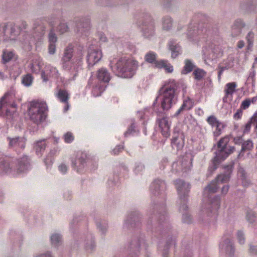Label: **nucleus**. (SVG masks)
I'll list each match as a JSON object with an SVG mask.
<instances>
[{
    "label": "nucleus",
    "instance_id": "obj_20",
    "mask_svg": "<svg viewBox=\"0 0 257 257\" xmlns=\"http://www.w3.org/2000/svg\"><path fill=\"white\" fill-rule=\"evenodd\" d=\"M172 143L175 145L176 147L178 149H180L183 147V142L181 139H178L177 138H175L173 140Z\"/></svg>",
    "mask_w": 257,
    "mask_h": 257
},
{
    "label": "nucleus",
    "instance_id": "obj_36",
    "mask_svg": "<svg viewBox=\"0 0 257 257\" xmlns=\"http://www.w3.org/2000/svg\"><path fill=\"white\" fill-rule=\"evenodd\" d=\"M252 123V122H251V121L250 122H248L246 125H245V130L246 131H248L250 128V126H251V124Z\"/></svg>",
    "mask_w": 257,
    "mask_h": 257
},
{
    "label": "nucleus",
    "instance_id": "obj_31",
    "mask_svg": "<svg viewBox=\"0 0 257 257\" xmlns=\"http://www.w3.org/2000/svg\"><path fill=\"white\" fill-rule=\"evenodd\" d=\"M49 53L51 54H53L55 51V46L53 44H50L49 48Z\"/></svg>",
    "mask_w": 257,
    "mask_h": 257
},
{
    "label": "nucleus",
    "instance_id": "obj_9",
    "mask_svg": "<svg viewBox=\"0 0 257 257\" xmlns=\"http://www.w3.org/2000/svg\"><path fill=\"white\" fill-rule=\"evenodd\" d=\"M155 67L158 68H164L168 73H171L173 71V67L164 60L155 62Z\"/></svg>",
    "mask_w": 257,
    "mask_h": 257
},
{
    "label": "nucleus",
    "instance_id": "obj_1",
    "mask_svg": "<svg viewBox=\"0 0 257 257\" xmlns=\"http://www.w3.org/2000/svg\"><path fill=\"white\" fill-rule=\"evenodd\" d=\"M47 107L45 103L32 101L29 107V114L31 120L36 123L44 121L46 117Z\"/></svg>",
    "mask_w": 257,
    "mask_h": 257
},
{
    "label": "nucleus",
    "instance_id": "obj_28",
    "mask_svg": "<svg viewBox=\"0 0 257 257\" xmlns=\"http://www.w3.org/2000/svg\"><path fill=\"white\" fill-rule=\"evenodd\" d=\"M224 125L219 122L218 126H216L217 128V131L215 132V134L216 136H219L220 134V132L221 130L223 128Z\"/></svg>",
    "mask_w": 257,
    "mask_h": 257
},
{
    "label": "nucleus",
    "instance_id": "obj_10",
    "mask_svg": "<svg viewBox=\"0 0 257 257\" xmlns=\"http://www.w3.org/2000/svg\"><path fill=\"white\" fill-rule=\"evenodd\" d=\"M98 78L102 81L107 82L109 81L110 78L109 75L104 70L101 69L98 71Z\"/></svg>",
    "mask_w": 257,
    "mask_h": 257
},
{
    "label": "nucleus",
    "instance_id": "obj_8",
    "mask_svg": "<svg viewBox=\"0 0 257 257\" xmlns=\"http://www.w3.org/2000/svg\"><path fill=\"white\" fill-rule=\"evenodd\" d=\"M16 109L13 108L10 105H6L5 106L1 107L0 106V114L6 116V117H12L14 113L15 112Z\"/></svg>",
    "mask_w": 257,
    "mask_h": 257
},
{
    "label": "nucleus",
    "instance_id": "obj_30",
    "mask_svg": "<svg viewBox=\"0 0 257 257\" xmlns=\"http://www.w3.org/2000/svg\"><path fill=\"white\" fill-rule=\"evenodd\" d=\"M65 139L67 142L71 141L73 139V137L70 133H67L65 136Z\"/></svg>",
    "mask_w": 257,
    "mask_h": 257
},
{
    "label": "nucleus",
    "instance_id": "obj_23",
    "mask_svg": "<svg viewBox=\"0 0 257 257\" xmlns=\"http://www.w3.org/2000/svg\"><path fill=\"white\" fill-rule=\"evenodd\" d=\"M72 56V50L71 49L66 50L64 55V60L68 61L70 60Z\"/></svg>",
    "mask_w": 257,
    "mask_h": 257
},
{
    "label": "nucleus",
    "instance_id": "obj_24",
    "mask_svg": "<svg viewBox=\"0 0 257 257\" xmlns=\"http://www.w3.org/2000/svg\"><path fill=\"white\" fill-rule=\"evenodd\" d=\"M32 82V77L30 75L25 76L23 79V83L26 86H29Z\"/></svg>",
    "mask_w": 257,
    "mask_h": 257
},
{
    "label": "nucleus",
    "instance_id": "obj_25",
    "mask_svg": "<svg viewBox=\"0 0 257 257\" xmlns=\"http://www.w3.org/2000/svg\"><path fill=\"white\" fill-rule=\"evenodd\" d=\"M192 106V102L190 99L185 100L182 105V108L183 109H189Z\"/></svg>",
    "mask_w": 257,
    "mask_h": 257
},
{
    "label": "nucleus",
    "instance_id": "obj_11",
    "mask_svg": "<svg viewBox=\"0 0 257 257\" xmlns=\"http://www.w3.org/2000/svg\"><path fill=\"white\" fill-rule=\"evenodd\" d=\"M252 142L249 140L244 142L242 145L241 153L239 154V156H240L242 152L250 150L252 148Z\"/></svg>",
    "mask_w": 257,
    "mask_h": 257
},
{
    "label": "nucleus",
    "instance_id": "obj_14",
    "mask_svg": "<svg viewBox=\"0 0 257 257\" xmlns=\"http://www.w3.org/2000/svg\"><path fill=\"white\" fill-rule=\"evenodd\" d=\"M14 57V54L12 52H5L3 55V61L6 63L11 61Z\"/></svg>",
    "mask_w": 257,
    "mask_h": 257
},
{
    "label": "nucleus",
    "instance_id": "obj_38",
    "mask_svg": "<svg viewBox=\"0 0 257 257\" xmlns=\"http://www.w3.org/2000/svg\"><path fill=\"white\" fill-rule=\"evenodd\" d=\"M224 68L223 67H220L219 68V72H218V77L220 78V76L222 73V72L224 70Z\"/></svg>",
    "mask_w": 257,
    "mask_h": 257
},
{
    "label": "nucleus",
    "instance_id": "obj_7",
    "mask_svg": "<svg viewBox=\"0 0 257 257\" xmlns=\"http://www.w3.org/2000/svg\"><path fill=\"white\" fill-rule=\"evenodd\" d=\"M159 126L162 135L165 137H168L169 136L170 127L168 120L165 118H163L160 120Z\"/></svg>",
    "mask_w": 257,
    "mask_h": 257
},
{
    "label": "nucleus",
    "instance_id": "obj_22",
    "mask_svg": "<svg viewBox=\"0 0 257 257\" xmlns=\"http://www.w3.org/2000/svg\"><path fill=\"white\" fill-rule=\"evenodd\" d=\"M51 241L52 243L57 244L61 242V238L60 236L58 234H54L51 236Z\"/></svg>",
    "mask_w": 257,
    "mask_h": 257
},
{
    "label": "nucleus",
    "instance_id": "obj_41",
    "mask_svg": "<svg viewBox=\"0 0 257 257\" xmlns=\"http://www.w3.org/2000/svg\"><path fill=\"white\" fill-rule=\"evenodd\" d=\"M27 169V166H25L24 168H19L20 171L21 172L23 171H24L25 169Z\"/></svg>",
    "mask_w": 257,
    "mask_h": 257
},
{
    "label": "nucleus",
    "instance_id": "obj_44",
    "mask_svg": "<svg viewBox=\"0 0 257 257\" xmlns=\"http://www.w3.org/2000/svg\"><path fill=\"white\" fill-rule=\"evenodd\" d=\"M68 108V106L67 105L66 108V110H67Z\"/></svg>",
    "mask_w": 257,
    "mask_h": 257
},
{
    "label": "nucleus",
    "instance_id": "obj_15",
    "mask_svg": "<svg viewBox=\"0 0 257 257\" xmlns=\"http://www.w3.org/2000/svg\"><path fill=\"white\" fill-rule=\"evenodd\" d=\"M156 55L152 52H149L145 56L146 61L150 63H154L155 64V62L157 61H156Z\"/></svg>",
    "mask_w": 257,
    "mask_h": 257
},
{
    "label": "nucleus",
    "instance_id": "obj_29",
    "mask_svg": "<svg viewBox=\"0 0 257 257\" xmlns=\"http://www.w3.org/2000/svg\"><path fill=\"white\" fill-rule=\"evenodd\" d=\"M57 40L56 36L55 34L51 32L49 34V41L52 43H55Z\"/></svg>",
    "mask_w": 257,
    "mask_h": 257
},
{
    "label": "nucleus",
    "instance_id": "obj_16",
    "mask_svg": "<svg viewBox=\"0 0 257 257\" xmlns=\"http://www.w3.org/2000/svg\"><path fill=\"white\" fill-rule=\"evenodd\" d=\"M229 180V176L228 174H221L218 175L216 178L218 183H224L228 182Z\"/></svg>",
    "mask_w": 257,
    "mask_h": 257
},
{
    "label": "nucleus",
    "instance_id": "obj_37",
    "mask_svg": "<svg viewBox=\"0 0 257 257\" xmlns=\"http://www.w3.org/2000/svg\"><path fill=\"white\" fill-rule=\"evenodd\" d=\"M42 77L44 81H47L48 80V77L45 75L44 72H42Z\"/></svg>",
    "mask_w": 257,
    "mask_h": 257
},
{
    "label": "nucleus",
    "instance_id": "obj_4",
    "mask_svg": "<svg viewBox=\"0 0 257 257\" xmlns=\"http://www.w3.org/2000/svg\"><path fill=\"white\" fill-rule=\"evenodd\" d=\"M116 68L121 76L123 77H131L133 75L134 63L131 61L125 60H119L116 64Z\"/></svg>",
    "mask_w": 257,
    "mask_h": 257
},
{
    "label": "nucleus",
    "instance_id": "obj_2",
    "mask_svg": "<svg viewBox=\"0 0 257 257\" xmlns=\"http://www.w3.org/2000/svg\"><path fill=\"white\" fill-rule=\"evenodd\" d=\"M229 139L227 138L221 139L218 143V150L213 159V163L217 165L224 160L229 154L232 153L234 148L228 145Z\"/></svg>",
    "mask_w": 257,
    "mask_h": 257
},
{
    "label": "nucleus",
    "instance_id": "obj_33",
    "mask_svg": "<svg viewBox=\"0 0 257 257\" xmlns=\"http://www.w3.org/2000/svg\"><path fill=\"white\" fill-rule=\"evenodd\" d=\"M18 143L17 139H13L10 141V146H13L16 145Z\"/></svg>",
    "mask_w": 257,
    "mask_h": 257
},
{
    "label": "nucleus",
    "instance_id": "obj_18",
    "mask_svg": "<svg viewBox=\"0 0 257 257\" xmlns=\"http://www.w3.org/2000/svg\"><path fill=\"white\" fill-rule=\"evenodd\" d=\"M236 86L235 83H230L227 84L226 94H232L235 90Z\"/></svg>",
    "mask_w": 257,
    "mask_h": 257
},
{
    "label": "nucleus",
    "instance_id": "obj_6",
    "mask_svg": "<svg viewBox=\"0 0 257 257\" xmlns=\"http://www.w3.org/2000/svg\"><path fill=\"white\" fill-rule=\"evenodd\" d=\"M102 57V52L98 49L91 50L88 54V62L89 65H93L97 62Z\"/></svg>",
    "mask_w": 257,
    "mask_h": 257
},
{
    "label": "nucleus",
    "instance_id": "obj_40",
    "mask_svg": "<svg viewBox=\"0 0 257 257\" xmlns=\"http://www.w3.org/2000/svg\"><path fill=\"white\" fill-rule=\"evenodd\" d=\"M240 112H241V111H237V112L234 114V117H239V113H240Z\"/></svg>",
    "mask_w": 257,
    "mask_h": 257
},
{
    "label": "nucleus",
    "instance_id": "obj_43",
    "mask_svg": "<svg viewBox=\"0 0 257 257\" xmlns=\"http://www.w3.org/2000/svg\"><path fill=\"white\" fill-rule=\"evenodd\" d=\"M252 86H254V83H253V82H252Z\"/></svg>",
    "mask_w": 257,
    "mask_h": 257
},
{
    "label": "nucleus",
    "instance_id": "obj_32",
    "mask_svg": "<svg viewBox=\"0 0 257 257\" xmlns=\"http://www.w3.org/2000/svg\"><path fill=\"white\" fill-rule=\"evenodd\" d=\"M67 29V26L65 24H62L60 26V30L62 32L66 31Z\"/></svg>",
    "mask_w": 257,
    "mask_h": 257
},
{
    "label": "nucleus",
    "instance_id": "obj_39",
    "mask_svg": "<svg viewBox=\"0 0 257 257\" xmlns=\"http://www.w3.org/2000/svg\"><path fill=\"white\" fill-rule=\"evenodd\" d=\"M244 46V43L243 42H239L238 44V48H241L242 47H243Z\"/></svg>",
    "mask_w": 257,
    "mask_h": 257
},
{
    "label": "nucleus",
    "instance_id": "obj_35",
    "mask_svg": "<svg viewBox=\"0 0 257 257\" xmlns=\"http://www.w3.org/2000/svg\"><path fill=\"white\" fill-rule=\"evenodd\" d=\"M228 190V186H225L222 187V193L225 194L227 193Z\"/></svg>",
    "mask_w": 257,
    "mask_h": 257
},
{
    "label": "nucleus",
    "instance_id": "obj_26",
    "mask_svg": "<svg viewBox=\"0 0 257 257\" xmlns=\"http://www.w3.org/2000/svg\"><path fill=\"white\" fill-rule=\"evenodd\" d=\"M208 121L212 126H218L219 122L213 116H210L208 118Z\"/></svg>",
    "mask_w": 257,
    "mask_h": 257
},
{
    "label": "nucleus",
    "instance_id": "obj_13",
    "mask_svg": "<svg viewBox=\"0 0 257 257\" xmlns=\"http://www.w3.org/2000/svg\"><path fill=\"white\" fill-rule=\"evenodd\" d=\"M58 96L62 101L66 102L68 97V94L65 90H60L58 93Z\"/></svg>",
    "mask_w": 257,
    "mask_h": 257
},
{
    "label": "nucleus",
    "instance_id": "obj_21",
    "mask_svg": "<svg viewBox=\"0 0 257 257\" xmlns=\"http://www.w3.org/2000/svg\"><path fill=\"white\" fill-rule=\"evenodd\" d=\"M170 49L171 50V56L173 58H175L178 54V51L177 50V47L176 45L171 44L169 46Z\"/></svg>",
    "mask_w": 257,
    "mask_h": 257
},
{
    "label": "nucleus",
    "instance_id": "obj_34",
    "mask_svg": "<svg viewBox=\"0 0 257 257\" xmlns=\"http://www.w3.org/2000/svg\"><path fill=\"white\" fill-rule=\"evenodd\" d=\"M251 122L252 123L256 122L255 128H257V116H254L251 119Z\"/></svg>",
    "mask_w": 257,
    "mask_h": 257
},
{
    "label": "nucleus",
    "instance_id": "obj_5",
    "mask_svg": "<svg viewBox=\"0 0 257 257\" xmlns=\"http://www.w3.org/2000/svg\"><path fill=\"white\" fill-rule=\"evenodd\" d=\"M6 105H10L13 108H17V104L14 100V96L12 93L7 92L1 98L0 100V106L1 107Z\"/></svg>",
    "mask_w": 257,
    "mask_h": 257
},
{
    "label": "nucleus",
    "instance_id": "obj_3",
    "mask_svg": "<svg viewBox=\"0 0 257 257\" xmlns=\"http://www.w3.org/2000/svg\"><path fill=\"white\" fill-rule=\"evenodd\" d=\"M175 84L165 85L160 90V97L161 99V106L163 109H169L172 105L174 97Z\"/></svg>",
    "mask_w": 257,
    "mask_h": 257
},
{
    "label": "nucleus",
    "instance_id": "obj_42",
    "mask_svg": "<svg viewBox=\"0 0 257 257\" xmlns=\"http://www.w3.org/2000/svg\"><path fill=\"white\" fill-rule=\"evenodd\" d=\"M255 61L257 63V57L255 59Z\"/></svg>",
    "mask_w": 257,
    "mask_h": 257
},
{
    "label": "nucleus",
    "instance_id": "obj_19",
    "mask_svg": "<svg viewBox=\"0 0 257 257\" xmlns=\"http://www.w3.org/2000/svg\"><path fill=\"white\" fill-rule=\"evenodd\" d=\"M205 189L209 193H215L217 189V187L215 183H211L206 187Z\"/></svg>",
    "mask_w": 257,
    "mask_h": 257
},
{
    "label": "nucleus",
    "instance_id": "obj_12",
    "mask_svg": "<svg viewBox=\"0 0 257 257\" xmlns=\"http://www.w3.org/2000/svg\"><path fill=\"white\" fill-rule=\"evenodd\" d=\"M193 74L195 75V79L199 80L203 78L205 74V72L202 69H196L194 71Z\"/></svg>",
    "mask_w": 257,
    "mask_h": 257
},
{
    "label": "nucleus",
    "instance_id": "obj_27",
    "mask_svg": "<svg viewBox=\"0 0 257 257\" xmlns=\"http://www.w3.org/2000/svg\"><path fill=\"white\" fill-rule=\"evenodd\" d=\"M250 104V101L249 99H246L243 101L241 104V107L243 109L247 108Z\"/></svg>",
    "mask_w": 257,
    "mask_h": 257
},
{
    "label": "nucleus",
    "instance_id": "obj_17",
    "mask_svg": "<svg viewBox=\"0 0 257 257\" xmlns=\"http://www.w3.org/2000/svg\"><path fill=\"white\" fill-rule=\"evenodd\" d=\"M193 68V64L190 61H187L185 66L182 71L183 74H187L191 72Z\"/></svg>",
    "mask_w": 257,
    "mask_h": 257
}]
</instances>
